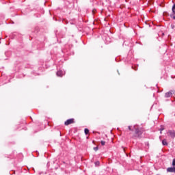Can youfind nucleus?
<instances>
[{"mask_svg":"<svg viewBox=\"0 0 175 175\" xmlns=\"http://www.w3.org/2000/svg\"><path fill=\"white\" fill-rule=\"evenodd\" d=\"M133 132L134 133L132 136L133 139H141L142 135L144 133V128L135 125L133 126Z\"/></svg>","mask_w":175,"mask_h":175,"instance_id":"1","label":"nucleus"},{"mask_svg":"<svg viewBox=\"0 0 175 175\" xmlns=\"http://www.w3.org/2000/svg\"><path fill=\"white\" fill-rule=\"evenodd\" d=\"M70 124H75V119H68L64 122V125H70Z\"/></svg>","mask_w":175,"mask_h":175,"instance_id":"2","label":"nucleus"},{"mask_svg":"<svg viewBox=\"0 0 175 175\" xmlns=\"http://www.w3.org/2000/svg\"><path fill=\"white\" fill-rule=\"evenodd\" d=\"M174 94V91L173 90L167 92L165 94V98H170V96H172V95H173Z\"/></svg>","mask_w":175,"mask_h":175,"instance_id":"3","label":"nucleus"},{"mask_svg":"<svg viewBox=\"0 0 175 175\" xmlns=\"http://www.w3.org/2000/svg\"><path fill=\"white\" fill-rule=\"evenodd\" d=\"M171 17L175 20V3L172 6V14H171Z\"/></svg>","mask_w":175,"mask_h":175,"instance_id":"4","label":"nucleus"},{"mask_svg":"<svg viewBox=\"0 0 175 175\" xmlns=\"http://www.w3.org/2000/svg\"><path fill=\"white\" fill-rule=\"evenodd\" d=\"M167 134H168V136H170L171 137H172V139H174V137H175V132L174 131H168Z\"/></svg>","mask_w":175,"mask_h":175,"instance_id":"5","label":"nucleus"},{"mask_svg":"<svg viewBox=\"0 0 175 175\" xmlns=\"http://www.w3.org/2000/svg\"><path fill=\"white\" fill-rule=\"evenodd\" d=\"M167 172L170 173H175V167H168Z\"/></svg>","mask_w":175,"mask_h":175,"instance_id":"6","label":"nucleus"},{"mask_svg":"<svg viewBox=\"0 0 175 175\" xmlns=\"http://www.w3.org/2000/svg\"><path fill=\"white\" fill-rule=\"evenodd\" d=\"M57 76L59 77H62V76H64V72L62 70L57 71Z\"/></svg>","mask_w":175,"mask_h":175,"instance_id":"7","label":"nucleus"},{"mask_svg":"<svg viewBox=\"0 0 175 175\" xmlns=\"http://www.w3.org/2000/svg\"><path fill=\"white\" fill-rule=\"evenodd\" d=\"M162 144L163 146H167V142L166 141V139H163L162 141Z\"/></svg>","mask_w":175,"mask_h":175,"instance_id":"8","label":"nucleus"},{"mask_svg":"<svg viewBox=\"0 0 175 175\" xmlns=\"http://www.w3.org/2000/svg\"><path fill=\"white\" fill-rule=\"evenodd\" d=\"M88 133H90V130H88V129H85V134L88 135Z\"/></svg>","mask_w":175,"mask_h":175,"instance_id":"9","label":"nucleus"},{"mask_svg":"<svg viewBox=\"0 0 175 175\" xmlns=\"http://www.w3.org/2000/svg\"><path fill=\"white\" fill-rule=\"evenodd\" d=\"M100 164V163H99V161H96L95 162V165L96 166H99Z\"/></svg>","mask_w":175,"mask_h":175,"instance_id":"10","label":"nucleus"},{"mask_svg":"<svg viewBox=\"0 0 175 175\" xmlns=\"http://www.w3.org/2000/svg\"><path fill=\"white\" fill-rule=\"evenodd\" d=\"M128 129H129V131H133V129H132V126H129Z\"/></svg>","mask_w":175,"mask_h":175,"instance_id":"11","label":"nucleus"},{"mask_svg":"<svg viewBox=\"0 0 175 175\" xmlns=\"http://www.w3.org/2000/svg\"><path fill=\"white\" fill-rule=\"evenodd\" d=\"M106 144V142L105 141H101V145L105 146Z\"/></svg>","mask_w":175,"mask_h":175,"instance_id":"12","label":"nucleus"},{"mask_svg":"<svg viewBox=\"0 0 175 175\" xmlns=\"http://www.w3.org/2000/svg\"><path fill=\"white\" fill-rule=\"evenodd\" d=\"M94 151H98V146H96V147L94 148Z\"/></svg>","mask_w":175,"mask_h":175,"instance_id":"13","label":"nucleus"},{"mask_svg":"<svg viewBox=\"0 0 175 175\" xmlns=\"http://www.w3.org/2000/svg\"><path fill=\"white\" fill-rule=\"evenodd\" d=\"M172 165H173V166H174V167H175V159L173 160Z\"/></svg>","mask_w":175,"mask_h":175,"instance_id":"14","label":"nucleus"},{"mask_svg":"<svg viewBox=\"0 0 175 175\" xmlns=\"http://www.w3.org/2000/svg\"><path fill=\"white\" fill-rule=\"evenodd\" d=\"M162 131H163V129H161V131L162 132Z\"/></svg>","mask_w":175,"mask_h":175,"instance_id":"15","label":"nucleus"},{"mask_svg":"<svg viewBox=\"0 0 175 175\" xmlns=\"http://www.w3.org/2000/svg\"><path fill=\"white\" fill-rule=\"evenodd\" d=\"M94 12H95V10H93V13H94Z\"/></svg>","mask_w":175,"mask_h":175,"instance_id":"16","label":"nucleus"}]
</instances>
